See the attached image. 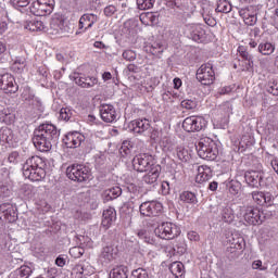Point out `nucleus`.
Segmentation results:
<instances>
[{
	"label": "nucleus",
	"mask_w": 278,
	"mask_h": 278,
	"mask_svg": "<svg viewBox=\"0 0 278 278\" xmlns=\"http://www.w3.org/2000/svg\"><path fill=\"white\" fill-rule=\"evenodd\" d=\"M13 8H27L29 0H11Z\"/></svg>",
	"instance_id": "nucleus-52"
},
{
	"label": "nucleus",
	"mask_w": 278,
	"mask_h": 278,
	"mask_svg": "<svg viewBox=\"0 0 278 278\" xmlns=\"http://www.w3.org/2000/svg\"><path fill=\"white\" fill-rule=\"evenodd\" d=\"M149 173L143 177L144 184L153 185L160 178V173H162V166L160 165H152Z\"/></svg>",
	"instance_id": "nucleus-21"
},
{
	"label": "nucleus",
	"mask_w": 278,
	"mask_h": 278,
	"mask_svg": "<svg viewBox=\"0 0 278 278\" xmlns=\"http://www.w3.org/2000/svg\"><path fill=\"white\" fill-rule=\"evenodd\" d=\"M4 218L5 220H8V223H16L18 218V214H16V208L14 206H9V211H7Z\"/></svg>",
	"instance_id": "nucleus-38"
},
{
	"label": "nucleus",
	"mask_w": 278,
	"mask_h": 278,
	"mask_svg": "<svg viewBox=\"0 0 278 278\" xmlns=\"http://www.w3.org/2000/svg\"><path fill=\"white\" fill-rule=\"evenodd\" d=\"M240 212L243 215L245 223L253 226L262 225L266 218H270V216H273L270 207L260 211L253 206H241Z\"/></svg>",
	"instance_id": "nucleus-3"
},
{
	"label": "nucleus",
	"mask_w": 278,
	"mask_h": 278,
	"mask_svg": "<svg viewBox=\"0 0 278 278\" xmlns=\"http://www.w3.org/2000/svg\"><path fill=\"white\" fill-rule=\"evenodd\" d=\"M155 164H153V156L147 153L137 154L132 159V167L137 173H147L151 170Z\"/></svg>",
	"instance_id": "nucleus-9"
},
{
	"label": "nucleus",
	"mask_w": 278,
	"mask_h": 278,
	"mask_svg": "<svg viewBox=\"0 0 278 278\" xmlns=\"http://www.w3.org/2000/svg\"><path fill=\"white\" fill-rule=\"evenodd\" d=\"M239 15L243 18L245 25L253 26L257 23V9L253 5L241 9Z\"/></svg>",
	"instance_id": "nucleus-15"
},
{
	"label": "nucleus",
	"mask_w": 278,
	"mask_h": 278,
	"mask_svg": "<svg viewBox=\"0 0 278 278\" xmlns=\"http://www.w3.org/2000/svg\"><path fill=\"white\" fill-rule=\"evenodd\" d=\"M182 268H184V264H181L179 262H175V263L172 264V271L173 273H175V270H176V273H181Z\"/></svg>",
	"instance_id": "nucleus-57"
},
{
	"label": "nucleus",
	"mask_w": 278,
	"mask_h": 278,
	"mask_svg": "<svg viewBox=\"0 0 278 278\" xmlns=\"http://www.w3.org/2000/svg\"><path fill=\"white\" fill-rule=\"evenodd\" d=\"M55 264L56 266H59L60 268H64V266H66V258L59 256L55 260Z\"/></svg>",
	"instance_id": "nucleus-59"
},
{
	"label": "nucleus",
	"mask_w": 278,
	"mask_h": 278,
	"mask_svg": "<svg viewBox=\"0 0 278 278\" xmlns=\"http://www.w3.org/2000/svg\"><path fill=\"white\" fill-rule=\"evenodd\" d=\"M17 274L20 275L21 278H29L31 275V267L29 266H21L17 269Z\"/></svg>",
	"instance_id": "nucleus-47"
},
{
	"label": "nucleus",
	"mask_w": 278,
	"mask_h": 278,
	"mask_svg": "<svg viewBox=\"0 0 278 278\" xmlns=\"http://www.w3.org/2000/svg\"><path fill=\"white\" fill-rule=\"evenodd\" d=\"M195 77L202 86H212L216 80V73L212 63H205L197 71Z\"/></svg>",
	"instance_id": "nucleus-6"
},
{
	"label": "nucleus",
	"mask_w": 278,
	"mask_h": 278,
	"mask_svg": "<svg viewBox=\"0 0 278 278\" xmlns=\"http://www.w3.org/2000/svg\"><path fill=\"white\" fill-rule=\"evenodd\" d=\"M132 149L134 146L131 144V141H124L119 151L122 155H129Z\"/></svg>",
	"instance_id": "nucleus-45"
},
{
	"label": "nucleus",
	"mask_w": 278,
	"mask_h": 278,
	"mask_svg": "<svg viewBox=\"0 0 278 278\" xmlns=\"http://www.w3.org/2000/svg\"><path fill=\"white\" fill-rule=\"evenodd\" d=\"M74 80L75 84H77V86H80L81 88H93V86H97V84H99V79H97V77L90 76H76Z\"/></svg>",
	"instance_id": "nucleus-22"
},
{
	"label": "nucleus",
	"mask_w": 278,
	"mask_h": 278,
	"mask_svg": "<svg viewBox=\"0 0 278 278\" xmlns=\"http://www.w3.org/2000/svg\"><path fill=\"white\" fill-rule=\"evenodd\" d=\"M12 138H14V136L12 135V129L8 127L0 129V140L2 142H7L8 144H10L12 142Z\"/></svg>",
	"instance_id": "nucleus-35"
},
{
	"label": "nucleus",
	"mask_w": 278,
	"mask_h": 278,
	"mask_svg": "<svg viewBox=\"0 0 278 278\" xmlns=\"http://www.w3.org/2000/svg\"><path fill=\"white\" fill-rule=\"evenodd\" d=\"M252 199L257 203V205H264V192L254 191L252 192Z\"/></svg>",
	"instance_id": "nucleus-48"
},
{
	"label": "nucleus",
	"mask_w": 278,
	"mask_h": 278,
	"mask_svg": "<svg viewBox=\"0 0 278 278\" xmlns=\"http://www.w3.org/2000/svg\"><path fill=\"white\" fill-rule=\"evenodd\" d=\"M242 249L243 248L240 247L229 245L227 248V255L229 260H238V257L242 255Z\"/></svg>",
	"instance_id": "nucleus-32"
},
{
	"label": "nucleus",
	"mask_w": 278,
	"mask_h": 278,
	"mask_svg": "<svg viewBox=\"0 0 278 278\" xmlns=\"http://www.w3.org/2000/svg\"><path fill=\"white\" fill-rule=\"evenodd\" d=\"M22 99L26 103V105H30L33 110H40L42 108V102L36 94H34V91L29 87H26L22 93Z\"/></svg>",
	"instance_id": "nucleus-14"
},
{
	"label": "nucleus",
	"mask_w": 278,
	"mask_h": 278,
	"mask_svg": "<svg viewBox=\"0 0 278 278\" xmlns=\"http://www.w3.org/2000/svg\"><path fill=\"white\" fill-rule=\"evenodd\" d=\"M229 242H230L231 247H240V248L244 249V238H242L238 235H235L232 237V240H229Z\"/></svg>",
	"instance_id": "nucleus-44"
},
{
	"label": "nucleus",
	"mask_w": 278,
	"mask_h": 278,
	"mask_svg": "<svg viewBox=\"0 0 278 278\" xmlns=\"http://www.w3.org/2000/svg\"><path fill=\"white\" fill-rule=\"evenodd\" d=\"M210 179H212V168L207 165L198 166L197 184H204V181H210Z\"/></svg>",
	"instance_id": "nucleus-20"
},
{
	"label": "nucleus",
	"mask_w": 278,
	"mask_h": 278,
	"mask_svg": "<svg viewBox=\"0 0 278 278\" xmlns=\"http://www.w3.org/2000/svg\"><path fill=\"white\" fill-rule=\"evenodd\" d=\"M188 238L189 240H193L194 242H197V240H199V233H197L195 231H191L188 233Z\"/></svg>",
	"instance_id": "nucleus-63"
},
{
	"label": "nucleus",
	"mask_w": 278,
	"mask_h": 278,
	"mask_svg": "<svg viewBox=\"0 0 278 278\" xmlns=\"http://www.w3.org/2000/svg\"><path fill=\"white\" fill-rule=\"evenodd\" d=\"M195 149L199 157L202 160L214 162L218 157V146L215 140L208 137L200 139L198 144H195Z\"/></svg>",
	"instance_id": "nucleus-4"
},
{
	"label": "nucleus",
	"mask_w": 278,
	"mask_h": 278,
	"mask_svg": "<svg viewBox=\"0 0 278 278\" xmlns=\"http://www.w3.org/2000/svg\"><path fill=\"white\" fill-rule=\"evenodd\" d=\"M84 253H86V251L81 247H74V248L70 249V254L76 258L81 257V255H84Z\"/></svg>",
	"instance_id": "nucleus-51"
},
{
	"label": "nucleus",
	"mask_w": 278,
	"mask_h": 278,
	"mask_svg": "<svg viewBox=\"0 0 278 278\" xmlns=\"http://www.w3.org/2000/svg\"><path fill=\"white\" fill-rule=\"evenodd\" d=\"M20 154L18 152L14 151L9 154V162L10 164H17Z\"/></svg>",
	"instance_id": "nucleus-55"
},
{
	"label": "nucleus",
	"mask_w": 278,
	"mask_h": 278,
	"mask_svg": "<svg viewBox=\"0 0 278 278\" xmlns=\"http://www.w3.org/2000/svg\"><path fill=\"white\" fill-rule=\"evenodd\" d=\"M60 139V130L53 124H41L34 131L33 143L34 147L41 151V153H47L51 151L53 144H58Z\"/></svg>",
	"instance_id": "nucleus-1"
},
{
	"label": "nucleus",
	"mask_w": 278,
	"mask_h": 278,
	"mask_svg": "<svg viewBox=\"0 0 278 278\" xmlns=\"http://www.w3.org/2000/svg\"><path fill=\"white\" fill-rule=\"evenodd\" d=\"M163 211L164 206L159 201H146L139 206L141 216H148L149 218L157 216Z\"/></svg>",
	"instance_id": "nucleus-10"
},
{
	"label": "nucleus",
	"mask_w": 278,
	"mask_h": 278,
	"mask_svg": "<svg viewBox=\"0 0 278 278\" xmlns=\"http://www.w3.org/2000/svg\"><path fill=\"white\" fill-rule=\"evenodd\" d=\"M71 116H73V111L68 108H62L60 110V119L61 121H71Z\"/></svg>",
	"instance_id": "nucleus-46"
},
{
	"label": "nucleus",
	"mask_w": 278,
	"mask_h": 278,
	"mask_svg": "<svg viewBox=\"0 0 278 278\" xmlns=\"http://www.w3.org/2000/svg\"><path fill=\"white\" fill-rule=\"evenodd\" d=\"M116 220V210L114 207H109L102 214V225L103 227H110L112 223Z\"/></svg>",
	"instance_id": "nucleus-28"
},
{
	"label": "nucleus",
	"mask_w": 278,
	"mask_h": 278,
	"mask_svg": "<svg viewBox=\"0 0 278 278\" xmlns=\"http://www.w3.org/2000/svg\"><path fill=\"white\" fill-rule=\"evenodd\" d=\"M222 219L224 223H233V211L230 207H226L222 211Z\"/></svg>",
	"instance_id": "nucleus-39"
},
{
	"label": "nucleus",
	"mask_w": 278,
	"mask_h": 278,
	"mask_svg": "<svg viewBox=\"0 0 278 278\" xmlns=\"http://www.w3.org/2000/svg\"><path fill=\"white\" fill-rule=\"evenodd\" d=\"M122 58L126 60V62H134L136 61L137 54L134 50H125L122 54Z\"/></svg>",
	"instance_id": "nucleus-43"
},
{
	"label": "nucleus",
	"mask_w": 278,
	"mask_h": 278,
	"mask_svg": "<svg viewBox=\"0 0 278 278\" xmlns=\"http://www.w3.org/2000/svg\"><path fill=\"white\" fill-rule=\"evenodd\" d=\"M50 29L54 34H60L61 36H66L68 34V26L64 25V20L62 17H53L50 22Z\"/></svg>",
	"instance_id": "nucleus-18"
},
{
	"label": "nucleus",
	"mask_w": 278,
	"mask_h": 278,
	"mask_svg": "<svg viewBox=\"0 0 278 278\" xmlns=\"http://www.w3.org/2000/svg\"><path fill=\"white\" fill-rule=\"evenodd\" d=\"M25 29L29 31H42V29H45V23L40 20H33L26 23Z\"/></svg>",
	"instance_id": "nucleus-30"
},
{
	"label": "nucleus",
	"mask_w": 278,
	"mask_h": 278,
	"mask_svg": "<svg viewBox=\"0 0 278 278\" xmlns=\"http://www.w3.org/2000/svg\"><path fill=\"white\" fill-rule=\"evenodd\" d=\"M116 257V249L114 245H106L102 249L100 254L101 262L104 264H110Z\"/></svg>",
	"instance_id": "nucleus-23"
},
{
	"label": "nucleus",
	"mask_w": 278,
	"mask_h": 278,
	"mask_svg": "<svg viewBox=\"0 0 278 278\" xmlns=\"http://www.w3.org/2000/svg\"><path fill=\"white\" fill-rule=\"evenodd\" d=\"M258 52L262 53V55H273L275 53V45L271 42H261L258 45Z\"/></svg>",
	"instance_id": "nucleus-29"
},
{
	"label": "nucleus",
	"mask_w": 278,
	"mask_h": 278,
	"mask_svg": "<svg viewBox=\"0 0 278 278\" xmlns=\"http://www.w3.org/2000/svg\"><path fill=\"white\" fill-rule=\"evenodd\" d=\"M189 37L194 40V42H199V40H203V36L205 35V30L201 27V25L192 24L188 26Z\"/></svg>",
	"instance_id": "nucleus-24"
},
{
	"label": "nucleus",
	"mask_w": 278,
	"mask_h": 278,
	"mask_svg": "<svg viewBox=\"0 0 278 278\" xmlns=\"http://www.w3.org/2000/svg\"><path fill=\"white\" fill-rule=\"evenodd\" d=\"M206 125L205 118L199 116H189L182 122V128L188 132L201 131Z\"/></svg>",
	"instance_id": "nucleus-11"
},
{
	"label": "nucleus",
	"mask_w": 278,
	"mask_h": 278,
	"mask_svg": "<svg viewBox=\"0 0 278 278\" xmlns=\"http://www.w3.org/2000/svg\"><path fill=\"white\" fill-rule=\"evenodd\" d=\"M86 140L84 135L79 134L78 131L68 132L63 142L67 149H77V147H81V143Z\"/></svg>",
	"instance_id": "nucleus-13"
},
{
	"label": "nucleus",
	"mask_w": 278,
	"mask_h": 278,
	"mask_svg": "<svg viewBox=\"0 0 278 278\" xmlns=\"http://www.w3.org/2000/svg\"><path fill=\"white\" fill-rule=\"evenodd\" d=\"M0 90H3L5 94H14L18 92V85H16L14 76L11 74H3L0 76Z\"/></svg>",
	"instance_id": "nucleus-12"
},
{
	"label": "nucleus",
	"mask_w": 278,
	"mask_h": 278,
	"mask_svg": "<svg viewBox=\"0 0 278 278\" xmlns=\"http://www.w3.org/2000/svg\"><path fill=\"white\" fill-rule=\"evenodd\" d=\"M155 236L161 238L162 240H174L179 236V227L173 223H162L154 229Z\"/></svg>",
	"instance_id": "nucleus-8"
},
{
	"label": "nucleus",
	"mask_w": 278,
	"mask_h": 278,
	"mask_svg": "<svg viewBox=\"0 0 278 278\" xmlns=\"http://www.w3.org/2000/svg\"><path fill=\"white\" fill-rule=\"evenodd\" d=\"M149 127L150 124L148 119H136L130 123V129L134 134H144Z\"/></svg>",
	"instance_id": "nucleus-25"
},
{
	"label": "nucleus",
	"mask_w": 278,
	"mask_h": 278,
	"mask_svg": "<svg viewBox=\"0 0 278 278\" xmlns=\"http://www.w3.org/2000/svg\"><path fill=\"white\" fill-rule=\"evenodd\" d=\"M10 207H12V204L10 203L0 204V214L4 216L10 211Z\"/></svg>",
	"instance_id": "nucleus-56"
},
{
	"label": "nucleus",
	"mask_w": 278,
	"mask_h": 278,
	"mask_svg": "<svg viewBox=\"0 0 278 278\" xmlns=\"http://www.w3.org/2000/svg\"><path fill=\"white\" fill-rule=\"evenodd\" d=\"M99 21V17L92 13H86L84 14L80 20H79V24H78V29H90V27H92V25H94V23H97Z\"/></svg>",
	"instance_id": "nucleus-19"
},
{
	"label": "nucleus",
	"mask_w": 278,
	"mask_h": 278,
	"mask_svg": "<svg viewBox=\"0 0 278 278\" xmlns=\"http://www.w3.org/2000/svg\"><path fill=\"white\" fill-rule=\"evenodd\" d=\"M179 199L182 203H198L197 201V194L190 192V191H184L182 193H180Z\"/></svg>",
	"instance_id": "nucleus-34"
},
{
	"label": "nucleus",
	"mask_w": 278,
	"mask_h": 278,
	"mask_svg": "<svg viewBox=\"0 0 278 278\" xmlns=\"http://www.w3.org/2000/svg\"><path fill=\"white\" fill-rule=\"evenodd\" d=\"M131 278H149V271L142 267L137 268L132 270Z\"/></svg>",
	"instance_id": "nucleus-42"
},
{
	"label": "nucleus",
	"mask_w": 278,
	"mask_h": 278,
	"mask_svg": "<svg viewBox=\"0 0 278 278\" xmlns=\"http://www.w3.org/2000/svg\"><path fill=\"white\" fill-rule=\"evenodd\" d=\"M121 194H123V189L116 186V187L104 190L102 192V198L104 202L114 201V199H118Z\"/></svg>",
	"instance_id": "nucleus-27"
},
{
	"label": "nucleus",
	"mask_w": 278,
	"mask_h": 278,
	"mask_svg": "<svg viewBox=\"0 0 278 278\" xmlns=\"http://www.w3.org/2000/svg\"><path fill=\"white\" fill-rule=\"evenodd\" d=\"M116 12V7L109 5L104 9L105 16H112Z\"/></svg>",
	"instance_id": "nucleus-58"
},
{
	"label": "nucleus",
	"mask_w": 278,
	"mask_h": 278,
	"mask_svg": "<svg viewBox=\"0 0 278 278\" xmlns=\"http://www.w3.org/2000/svg\"><path fill=\"white\" fill-rule=\"evenodd\" d=\"M66 176L72 181L84 184V181H90V178L92 177V170L86 165L73 164L66 168Z\"/></svg>",
	"instance_id": "nucleus-5"
},
{
	"label": "nucleus",
	"mask_w": 278,
	"mask_h": 278,
	"mask_svg": "<svg viewBox=\"0 0 278 278\" xmlns=\"http://www.w3.org/2000/svg\"><path fill=\"white\" fill-rule=\"evenodd\" d=\"M46 166L47 163H45L42 157L31 156L23 165V175L26 179H30V181H42L47 177Z\"/></svg>",
	"instance_id": "nucleus-2"
},
{
	"label": "nucleus",
	"mask_w": 278,
	"mask_h": 278,
	"mask_svg": "<svg viewBox=\"0 0 278 278\" xmlns=\"http://www.w3.org/2000/svg\"><path fill=\"white\" fill-rule=\"evenodd\" d=\"M100 116L104 123H114L117 118L116 109L112 104H101Z\"/></svg>",
	"instance_id": "nucleus-16"
},
{
	"label": "nucleus",
	"mask_w": 278,
	"mask_h": 278,
	"mask_svg": "<svg viewBox=\"0 0 278 278\" xmlns=\"http://www.w3.org/2000/svg\"><path fill=\"white\" fill-rule=\"evenodd\" d=\"M126 75H129V73H140V68L136 64H128L125 70Z\"/></svg>",
	"instance_id": "nucleus-54"
},
{
	"label": "nucleus",
	"mask_w": 278,
	"mask_h": 278,
	"mask_svg": "<svg viewBox=\"0 0 278 278\" xmlns=\"http://www.w3.org/2000/svg\"><path fill=\"white\" fill-rule=\"evenodd\" d=\"M273 201V194L269 192L263 193V205L264 203H270Z\"/></svg>",
	"instance_id": "nucleus-61"
},
{
	"label": "nucleus",
	"mask_w": 278,
	"mask_h": 278,
	"mask_svg": "<svg viewBox=\"0 0 278 278\" xmlns=\"http://www.w3.org/2000/svg\"><path fill=\"white\" fill-rule=\"evenodd\" d=\"M204 21L210 27H214V25H216V20H214L213 17H204Z\"/></svg>",
	"instance_id": "nucleus-62"
},
{
	"label": "nucleus",
	"mask_w": 278,
	"mask_h": 278,
	"mask_svg": "<svg viewBox=\"0 0 278 278\" xmlns=\"http://www.w3.org/2000/svg\"><path fill=\"white\" fill-rule=\"evenodd\" d=\"M55 0H37L29 7L30 14L34 16H47L53 12Z\"/></svg>",
	"instance_id": "nucleus-7"
},
{
	"label": "nucleus",
	"mask_w": 278,
	"mask_h": 278,
	"mask_svg": "<svg viewBox=\"0 0 278 278\" xmlns=\"http://www.w3.org/2000/svg\"><path fill=\"white\" fill-rule=\"evenodd\" d=\"M215 12H220L222 14H229V12H231V4L227 0H218Z\"/></svg>",
	"instance_id": "nucleus-33"
},
{
	"label": "nucleus",
	"mask_w": 278,
	"mask_h": 278,
	"mask_svg": "<svg viewBox=\"0 0 278 278\" xmlns=\"http://www.w3.org/2000/svg\"><path fill=\"white\" fill-rule=\"evenodd\" d=\"M139 10H151L155 5V0H137Z\"/></svg>",
	"instance_id": "nucleus-41"
},
{
	"label": "nucleus",
	"mask_w": 278,
	"mask_h": 278,
	"mask_svg": "<svg viewBox=\"0 0 278 278\" xmlns=\"http://www.w3.org/2000/svg\"><path fill=\"white\" fill-rule=\"evenodd\" d=\"M25 66H26L25 61L16 60L12 64L11 70L13 71V73H17L20 75L21 73H23V71H25Z\"/></svg>",
	"instance_id": "nucleus-40"
},
{
	"label": "nucleus",
	"mask_w": 278,
	"mask_h": 278,
	"mask_svg": "<svg viewBox=\"0 0 278 278\" xmlns=\"http://www.w3.org/2000/svg\"><path fill=\"white\" fill-rule=\"evenodd\" d=\"M238 53H239L240 58H242L243 60H245L248 62V66H253V55H251L247 51V48H244V46H240L238 48Z\"/></svg>",
	"instance_id": "nucleus-36"
},
{
	"label": "nucleus",
	"mask_w": 278,
	"mask_h": 278,
	"mask_svg": "<svg viewBox=\"0 0 278 278\" xmlns=\"http://www.w3.org/2000/svg\"><path fill=\"white\" fill-rule=\"evenodd\" d=\"M181 108H185V110H194V108H197V102L192 100H184L181 101Z\"/></svg>",
	"instance_id": "nucleus-53"
},
{
	"label": "nucleus",
	"mask_w": 278,
	"mask_h": 278,
	"mask_svg": "<svg viewBox=\"0 0 278 278\" xmlns=\"http://www.w3.org/2000/svg\"><path fill=\"white\" fill-rule=\"evenodd\" d=\"M244 179L251 188H260V182L262 181V176L260 172H247Z\"/></svg>",
	"instance_id": "nucleus-26"
},
{
	"label": "nucleus",
	"mask_w": 278,
	"mask_h": 278,
	"mask_svg": "<svg viewBox=\"0 0 278 278\" xmlns=\"http://www.w3.org/2000/svg\"><path fill=\"white\" fill-rule=\"evenodd\" d=\"M228 190L230 194H238L240 192V182L231 180L228 185Z\"/></svg>",
	"instance_id": "nucleus-49"
},
{
	"label": "nucleus",
	"mask_w": 278,
	"mask_h": 278,
	"mask_svg": "<svg viewBox=\"0 0 278 278\" xmlns=\"http://www.w3.org/2000/svg\"><path fill=\"white\" fill-rule=\"evenodd\" d=\"M267 92L269 94H274V97H278V81L268 83Z\"/></svg>",
	"instance_id": "nucleus-50"
},
{
	"label": "nucleus",
	"mask_w": 278,
	"mask_h": 278,
	"mask_svg": "<svg viewBox=\"0 0 278 278\" xmlns=\"http://www.w3.org/2000/svg\"><path fill=\"white\" fill-rule=\"evenodd\" d=\"M231 90H232L231 86H226L218 90V94H229Z\"/></svg>",
	"instance_id": "nucleus-60"
},
{
	"label": "nucleus",
	"mask_w": 278,
	"mask_h": 278,
	"mask_svg": "<svg viewBox=\"0 0 278 278\" xmlns=\"http://www.w3.org/2000/svg\"><path fill=\"white\" fill-rule=\"evenodd\" d=\"M110 278H128L127 267L118 266L110 271Z\"/></svg>",
	"instance_id": "nucleus-31"
},
{
	"label": "nucleus",
	"mask_w": 278,
	"mask_h": 278,
	"mask_svg": "<svg viewBox=\"0 0 278 278\" xmlns=\"http://www.w3.org/2000/svg\"><path fill=\"white\" fill-rule=\"evenodd\" d=\"M174 88L179 90L181 88V78H174Z\"/></svg>",
	"instance_id": "nucleus-64"
},
{
	"label": "nucleus",
	"mask_w": 278,
	"mask_h": 278,
	"mask_svg": "<svg viewBox=\"0 0 278 278\" xmlns=\"http://www.w3.org/2000/svg\"><path fill=\"white\" fill-rule=\"evenodd\" d=\"M176 155H177L178 160H180V162H189L190 161V153L184 147H178L176 149Z\"/></svg>",
	"instance_id": "nucleus-37"
},
{
	"label": "nucleus",
	"mask_w": 278,
	"mask_h": 278,
	"mask_svg": "<svg viewBox=\"0 0 278 278\" xmlns=\"http://www.w3.org/2000/svg\"><path fill=\"white\" fill-rule=\"evenodd\" d=\"M93 273H94V268L88 262L78 263L73 268V275H76L77 278L88 277Z\"/></svg>",
	"instance_id": "nucleus-17"
}]
</instances>
